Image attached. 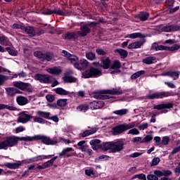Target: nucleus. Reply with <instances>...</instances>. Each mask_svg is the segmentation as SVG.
<instances>
[{"mask_svg": "<svg viewBox=\"0 0 180 180\" xmlns=\"http://www.w3.org/2000/svg\"><path fill=\"white\" fill-rule=\"evenodd\" d=\"M20 141H29V136H9L5 138L4 141H0V150H8L11 147L18 146Z\"/></svg>", "mask_w": 180, "mask_h": 180, "instance_id": "nucleus-1", "label": "nucleus"}, {"mask_svg": "<svg viewBox=\"0 0 180 180\" xmlns=\"http://www.w3.org/2000/svg\"><path fill=\"white\" fill-rule=\"evenodd\" d=\"M123 94V90L122 89H107V90H101L98 91L95 95V99H101L102 101H105L106 99H110V98H113L109 95H122Z\"/></svg>", "mask_w": 180, "mask_h": 180, "instance_id": "nucleus-2", "label": "nucleus"}, {"mask_svg": "<svg viewBox=\"0 0 180 180\" xmlns=\"http://www.w3.org/2000/svg\"><path fill=\"white\" fill-rule=\"evenodd\" d=\"M39 140H41V143L46 146H56L58 143V140H53L44 135L38 134L34 136H28V141H39Z\"/></svg>", "mask_w": 180, "mask_h": 180, "instance_id": "nucleus-3", "label": "nucleus"}, {"mask_svg": "<svg viewBox=\"0 0 180 180\" xmlns=\"http://www.w3.org/2000/svg\"><path fill=\"white\" fill-rule=\"evenodd\" d=\"M102 76V70L95 68L94 66H90L89 70H85L82 72L83 78H98Z\"/></svg>", "mask_w": 180, "mask_h": 180, "instance_id": "nucleus-4", "label": "nucleus"}, {"mask_svg": "<svg viewBox=\"0 0 180 180\" xmlns=\"http://www.w3.org/2000/svg\"><path fill=\"white\" fill-rule=\"evenodd\" d=\"M168 96H174V92L170 91H158L153 94L146 96L147 99H164V98H168Z\"/></svg>", "mask_w": 180, "mask_h": 180, "instance_id": "nucleus-5", "label": "nucleus"}, {"mask_svg": "<svg viewBox=\"0 0 180 180\" xmlns=\"http://www.w3.org/2000/svg\"><path fill=\"white\" fill-rule=\"evenodd\" d=\"M134 126H136L134 123H131L128 124H120L112 128V134H114V136H117V134H120L123 133V131H126V130L133 129Z\"/></svg>", "mask_w": 180, "mask_h": 180, "instance_id": "nucleus-6", "label": "nucleus"}, {"mask_svg": "<svg viewBox=\"0 0 180 180\" xmlns=\"http://www.w3.org/2000/svg\"><path fill=\"white\" fill-rule=\"evenodd\" d=\"M13 86L20 89V91H26L27 92H33V89L30 86L31 84L30 83H26L22 81H15L13 82Z\"/></svg>", "mask_w": 180, "mask_h": 180, "instance_id": "nucleus-7", "label": "nucleus"}, {"mask_svg": "<svg viewBox=\"0 0 180 180\" xmlns=\"http://www.w3.org/2000/svg\"><path fill=\"white\" fill-rule=\"evenodd\" d=\"M34 79L39 81L41 84H51L53 82V77L46 74L37 73L34 75Z\"/></svg>", "mask_w": 180, "mask_h": 180, "instance_id": "nucleus-8", "label": "nucleus"}, {"mask_svg": "<svg viewBox=\"0 0 180 180\" xmlns=\"http://www.w3.org/2000/svg\"><path fill=\"white\" fill-rule=\"evenodd\" d=\"M172 108H174V103H162L153 106V109L161 110V113H168L167 109H172Z\"/></svg>", "mask_w": 180, "mask_h": 180, "instance_id": "nucleus-9", "label": "nucleus"}, {"mask_svg": "<svg viewBox=\"0 0 180 180\" xmlns=\"http://www.w3.org/2000/svg\"><path fill=\"white\" fill-rule=\"evenodd\" d=\"M62 54L68 60V61H70V64H72V65L75 68V64L78 63L79 58L75 55L71 54L70 52L65 50L62 51Z\"/></svg>", "mask_w": 180, "mask_h": 180, "instance_id": "nucleus-10", "label": "nucleus"}, {"mask_svg": "<svg viewBox=\"0 0 180 180\" xmlns=\"http://www.w3.org/2000/svg\"><path fill=\"white\" fill-rule=\"evenodd\" d=\"M123 148H124V141L122 140L114 141L112 142L111 153H120V151H122Z\"/></svg>", "mask_w": 180, "mask_h": 180, "instance_id": "nucleus-11", "label": "nucleus"}, {"mask_svg": "<svg viewBox=\"0 0 180 180\" xmlns=\"http://www.w3.org/2000/svg\"><path fill=\"white\" fill-rule=\"evenodd\" d=\"M89 64V62H88L86 59H79L77 63L75 64V68H76V70H79V71H84V70H86Z\"/></svg>", "mask_w": 180, "mask_h": 180, "instance_id": "nucleus-12", "label": "nucleus"}, {"mask_svg": "<svg viewBox=\"0 0 180 180\" xmlns=\"http://www.w3.org/2000/svg\"><path fill=\"white\" fill-rule=\"evenodd\" d=\"M20 116L18 117V123H27L30 119H33L32 115L27 114L25 111L20 112Z\"/></svg>", "mask_w": 180, "mask_h": 180, "instance_id": "nucleus-13", "label": "nucleus"}, {"mask_svg": "<svg viewBox=\"0 0 180 180\" xmlns=\"http://www.w3.org/2000/svg\"><path fill=\"white\" fill-rule=\"evenodd\" d=\"M88 129H89L85 130L79 134L80 137H83V138L88 137V136L95 134V133H96V131L99 130V128L97 127H88Z\"/></svg>", "mask_w": 180, "mask_h": 180, "instance_id": "nucleus-14", "label": "nucleus"}, {"mask_svg": "<svg viewBox=\"0 0 180 180\" xmlns=\"http://www.w3.org/2000/svg\"><path fill=\"white\" fill-rule=\"evenodd\" d=\"M54 155H39L30 159L28 162H37V161H43V160H50Z\"/></svg>", "mask_w": 180, "mask_h": 180, "instance_id": "nucleus-15", "label": "nucleus"}, {"mask_svg": "<svg viewBox=\"0 0 180 180\" xmlns=\"http://www.w3.org/2000/svg\"><path fill=\"white\" fill-rule=\"evenodd\" d=\"M23 164L22 161H18L17 162H6L4 163L2 167H6L9 169H19V167Z\"/></svg>", "mask_w": 180, "mask_h": 180, "instance_id": "nucleus-16", "label": "nucleus"}, {"mask_svg": "<svg viewBox=\"0 0 180 180\" xmlns=\"http://www.w3.org/2000/svg\"><path fill=\"white\" fill-rule=\"evenodd\" d=\"M43 13L44 15H53V13H55V15H59L60 16H67V13L61 10H44Z\"/></svg>", "mask_w": 180, "mask_h": 180, "instance_id": "nucleus-17", "label": "nucleus"}, {"mask_svg": "<svg viewBox=\"0 0 180 180\" xmlns=\"http://www.w3.org/2000/svg\"><path fill=\"white\" fill-rule=\"evenodd\" d=\"M72 148L68 147L64 148L60 153H58L59 157H67V158H70V157H74L75 155V153H68L70 151H72Z\"/></svg>", "mask_w": 180, "mask_h": 180, "instance_id": "nucleus-18", "label": "nucleus"}, {"mask_svg": "<svg viewBox=\"0 0 180 180\" xmlns=\"http://www.w3.org/2000/svg\"><path fill=\"white\" fill-rule=\"evenodd\" d=\"M55 92L56 94H57L58 95H60V96H71V95H75V93L72 92H70L64 89H63L62 87H58L56 89H55Z\"/></svg>", "mask_w": 180, "mask_h": 180, "instance_id": "nucleus-19", "label": "nucleus"}, {"mask_svg": "<svg viewBox=\"0 0 180 180\" xmlns=\"http://www.w3.org/2000/svg\"><path fill=\"white\" fill-rule=\"evenodd\" d=\"M91 33V28L88 27L87 25H84L80 27V32H77V34H79L81 37H85V36H88Z\"/></svg>", "mask_w": 180, "mask_h": 180, "instance_id": "nucleus-20", "label": "nucleus"}, {"mask_svg": "<svg viewBox=\"0 0 180 180\" xmlns=\"http://www.w3.org/2000/svg\"><path fill=\"white\" fill-rule=\"evenodd\" d=\"M65 40H77L78 39V32H68L63 35Z\"/></svg>", "mask_w": 180, "mask_h": 180, "instance_id": "nucleus-21", "label": "nucleus"}, {"mask_svg": "<svg viewBox=\"0 0 180 180\" xmlns=\"http://www.w3.org/2000/svg\"><path fill=\"white\" fill-rule=\"evenodd\" d=\"M22 32H25L27 34H29L30 37H34L36 36V28L32 26H24Z\"/></svg>", "mask_w": 180, "mask_h": 180, "instance_id": "nucleus-22", "label": "nucleus"}, {"mask_svg": "<svg viewBox=\"0 0 180 180\" xmlns=\"http://www.w3.org/2000/svg\"><path fill=\"white\" fill-rule=\"evenodd\" d=\"M105 106V102L100 101H93L90 103V108L92 110H95L96 109H101Z\"/></svg>", "mask_w": 180, "mask_h": 180, "instance_id": "nucleus-23", "label": "nucleus"}, {"mask_svg": "<svg viewBox=\"0 0 180 180\" xmlns=\"http://www.w3.org/2000/svg\"><path fill=\"white\" fill-rule=\"evenodd\" d=\"M110 64H112V60H110L109 57H107L105 59L101 60L100 67L103 70H109V68H110Z\"/></svg>", "mask_w": 180, "mask_h": 180, "instance_id": "nucleus-24", "label": "nucleus"}, {"mask_svg": "<svg viewBox=\"0 0 180 180\" xmlns=\"http://www.w3.org/2000/svg\"><path fill=\"white\" fill-rule=\"evenodd\" d=\"M16 102L20 106H25V105H27V103H29V100H27V97L18 96L16 98Z\"/></svg>", "mask_w": 180, "mask_h": 180, "instance_id": "nucleus-25", "label": "nucleus"}, {"mask_svg": "<svg viewBox=\"0 0 180 180\" xmlns=\"http://www.w3.org/2000/svg\"><path fill=\"white\" fill-rule=\"evenodd\" d=\"M126 37L128 39H137L139 37L140 39H145L146 35L143 34L141 32H134L132 34H127Z\"/></svg>", "mask_w": 180, "mask_h": 180, "instance_id": "nucleus-26", "label": "nucleus"}, {"mask_svg": "<svg viewBox=\"0 0 180 180\" xmlns=\"http://www.w3.org/2000/svg\"><path fill=\"white\" fill-rule=\"evenodd\" d=\"M0 44L2 46H12V42L9 41V38L5 35L0 36Z\"/></svg>", "mask_w": 180, "mask_h": 180, "instance_id": "nucleus-27", "label": "nucleus"}, {"mask_svg": "<svg viewBox=\"0 0 180 180\" xmlns=\"http://www.w3.org/2000/svg\"><path fill=\"white\" fill-rule=\"evenodd\" d=\"M163 32H178L179 30V26L175 25H169L167 27H164L162 28Z\"/></svg>", "mask_w": 180, "mask_h": 180, "instance_id": "nucleus-28", "label": "nucleus"}, {"mask_svg": "<svg viewBox=\"0 0 180 180\" xmlns=\"http://www.w3.org/2000/svg\"><path fill=\"white\" fill-rule=\"evenodd\" d=\"M114 53H118L120 56V58L122 59L127 58V56H129V52L123 49H115Z\"/></svg>", "mask_w": 180, "mask_h": 180, "instance_id": "nucleus-29", "label": "nucleus"}, {"mask_svg": "<svg viewBox=\"0 0 180 180\" xmlns=\"http://www.w3.org/2000/svg\"><path fill=\"white\" fill-rule=\"evenodd\" d=\"M48 72H49V74H52V75H60V74L63 72V70L58 67H53L49 68L48 69Z\"/></svg>", "mask_w": 180, "mask_h": 180, "instance_id": "nucleus-30", "label": "nucleus"}, {"mask_svg": "<svg viewBox=\"0 0 180 180\" xmlns=\"http://www.w3.org/2000/svg\"><path fill=\"white\" fill-rule=\"evenodd\" d=\"M112 142H105L100 145L98 148H101L103 151H108V150H110V151H112Z\"/></svg>", "mask_w": 180, "mask_h": 180, "instance_id": "nucleus-31", "label": "nucleus"}, {"mask_svg": "<svg viewBox=\"0 0 180 180\" xmlns=\"http://www.w3.org/2000/svg\"><path fill=\"white\" fill-rule=\"evenodd\" d=\"M121 68H122V63L119 60H115L112 62V65L110 66V68L111 70H120Z\"/></svg>", "mask_w": 180, "mask_h": 180, "instance_id": "nucleus-32", "label": "nucleus"}, {"mask_svg": "<svg viewBox=\"0 0 180 180\" xmlns=\"http://www.w3.org/2000/svg\"><path fill=\"white\" fill-rule=\"evenodd\" d=\"M155 60V57L149 56L143 58L142 60V63H143V64H146L147 65H150L151 64H154Z\"/></svg>", "mask_w": 180, "mask_h": 180, "instance_id": "nucleus-33", "label": "nucleus"}, {"mask_svg": "<svg viewBox=\"0 0 180 180\" xmlns=\"http://www.w3.org/2000/svg\"><path fill=\"white\" fill-rule=\"evenodd\" d=\"M101 140L99 139H92L90 141V146H93V149L94 150H98V148H98L101 146Z\"/></svg>", "mask_w": 180, "mask_h": 180, "instance_id": "nucleus-34", "label": "nucleus"}, {"mask_svg": "<svg viewBox=\"0 0 180 180\" xmlns=\"http://www.w3.org/2000/svg\"><path fill=\"white\" fill-rule=\"evenodd\" d=\"M150 16V13L144 11H141L139 14V19L141 20V22H146Z\"/></svg>", "mask_w": 180, "mask_h": 180, "instance_id": "nucleus-35", "label": "nucleus"}, {"mask_svg": "<svg viewBox=\"0 0 180 180\" xmlns=\"http://www.w3.org/2000/svg\"><path fill=\"white\" fill-rule=\"evenodd\" d=\"M165 75H167V77H171V78H173V79H178L179 78V74L176 72L174 71H168L165 73Z\"/></svg>", "mask_w": 180, "mask_h": 180, "instance_id": "nucleus-36", "label": "nucleus"}, {"mask_svg": "<svg viewBox=\"0 0 180 180\" xmlns=\"http://www.w3.org/2000/svg\"><path fill=\"white\" fill-rule=\"evenodd\" d=\"M5 51H7V53H8V54L13 57H16V56H18V51H16V49L14 48L6 47Z\"/></svg>", "mask_w": 180, "mask_h": 180, "instance_id": "nucleus-37", "label": "nucleus"}, {"mask_svg": "<svg viewBox=\"0 0 180 180\" xmlns=\"http://www.w3.org/2000/svg\"><path fill=\"white\" fill-rule=\"evenodd\" d=\"M37 115L39 117H44V119H47L48 120L50 119V112L39 110L37 111Z\"/></svg>", "mask_w": 180, "mask_h": 180, "instance_id": "nucleus-38", "label": "nucleus"}, {"mask_svg": "<svg viewBox=\"0 0 180 180\" xmlns=\"http://www.w3.org/2000/svg\"><path fill=\"white\" fill-rule=\"evenodd\" d=\"M67 98H59L57 101V105L58 108H65L67 106Z\"/></svg>", "mask_w": 180, "mask_h": 180, "instance_id": "nucleus-39", "label": "nucleus"}, {"mask_svg": "<svg viewBox=\"0 0 180 180\" xmlns=\"http://www.w3.org/2000/svg\"><path fill=\"white\" fill-rule=\"evenodd\" d=\"M144 74H146L145 70L138 71L134 73L132 75H131V79H137L139 77H141V75H144Z\"/></svg>", "mask_w": 180, "mask_h": 180, "instance_id": "nucleus-40", "label": "nucleus"}, {"mask_svg": "<svg viewBox=\"0 0 180 180\" xmlns=\"http://www.w3.org/2000/svg\"><path fill=\"white\" fill-rule=\"evenodd\" d=\"M127 112H129V110L124 108L113 111L112 113H114V115H117L118 116H123L127 115Z\"/></svg>", "mask_w": 180, "mask_h": 180, "instance_id": "nucleus-41", "label": "nucleus"}, {"mask_svg": "<svg viewBox=\"0 0 180 180\" xmlns=\"http://www.w3.org/2000/svg\"><path fill=\"white\" fill-rule=\"evenodd\" d=\"M6 92L8 96H15V87L6 88Z\"/></svg>", "mask_w": 180, "mask_h": 180, "instance_id": "nucleus-42", "label": "nucleus"}, {"mask_svg": "<svg viewBox=\"0 0 180 180\" xmlns=\"http://www.w3.org/2000/svg\"><path fill=\"white\" fill-rule=\"evenodd\" d=\"M86 58L89 61H94L96 58V55L93 52H87L86 53Z\"/></svg>", "mask_w": 180, "mask_h": 180, "instance_id": "nucleus-43", "label": "nucleus"}, {"mask_svg": "<svg viewBox=\"0 0 180 180\" xmlns=\"http://www.w3.org/2000/svg\"><path fill=\"white\" fill-rule=\"evenodd\" d=\"M9 79V76H6L5 75H0V86H2L6 81Z\"/></svg>", "mask_w": 180, "mask_h": 180, "instance_id": "nucleus-44", "label": "nucleus"}, {"mask_svg": "<svg viewBox=\"0 0 180 180\" xmlns=\"http://www.w3.org/2000/svg\"><path fill=\"white\" fill-rule=\"evenodd\" d=\"M34 57H37V58H39V60H41L43 61L44 58V53L41 51H37L34 53Z\"/></svg>", "mask_w": 180, "mask_h": 180, "instance_id": "nucleus-45", "label": "nucleus"}, {"mask_svg": "<svg viewBox=\"0 0 180 180\" xmlns=\"http://www.w3.org/2000/svg\"><path fill=\"white\" fill-rule=\"evenodd\" d=\"M78 110H80V112H86L89 109V105L86 104H82L81 105H79L77 107Z\"/></svg>", "mask_w": 180, "mask_h": 180, "instance_id": "nucleus-46", "label": "nucleus"}, {"mask_svg": "<svg viewBox=\"0 0 180 180\" xmlns=\"http://www.w3.org/2000/svg\"><path fill=\"white\" fill-rule=\"evenodd\" d=\"M34 122H35L36 123H40L41 124H44L45 123H49V122L46 121V120H44L41 117H34Z\"/></svg>", "mask_w": 180, "mask_h": 180, "instance_id": "nucleus-47", "label": "nucleus"}, {"mask_svg": "<svg viewBox=\"0 0 180 180\" xmlns=\"http://www.w3.org/2000/svg\"><path fill=\"white\" fill-rule=\"evenodd\" d=\"M141 179V180H147V177H146V174H135L133 176L132 179Z\"/></svg>", "mask_w": 180, "mask_h": 180, "instance_id": "nucleus-48", "label": "nucleus"}, {"mask_svg": "<svg viewBox=\"0 0 180 180\" xmlns=\"http://www.w3.org/2000/svg\"><path fill=\"white\" fill-rule=\"evenodd\" d=\"M101 160H105V161H108L110 160V157L106 155H101L98 158H96L95 162H98V161Z\"/></svg>", "mask_w": 180, "mask_h": 180, "instance_id": "nucleus-49", "label": "nucleus"}, {"mask_svg": "<svg viewBox=\"0 0 180 180\" xmlns=\"http://www.w3.org/2000/svg\"><path fill=\"white\" fill-rule=\"evenodd\" d=\"M169 143V136H163L161 141L162 146H168Z\"/></svg>", "mask_w": 180, "mask_h": 180, "instance_id": "nucleus-50", "label": "nucleus"}, {"mask_svg": "<svg viewBox=\"0 0 180 180\" xmlns=\"http://www.w3.org/2000/svg\"><path fill=\"white\" fill-rule=\"evenodd\" d=\"M160 161H161L160 158H154L152 160V162L150 164V167H155V165H158V164H160Z\"/></svg>", "mask_w": 180, "mask_h": 180, "instance_id": "nucleus-51", "label": "nucleus"}, {"mask_svg": "<svg viewBox=\"0 0 180 180\" xmlns=\"http://www.w3.org/2000/svg\"><path fill=\"white\" fill-rule=\"evenodd\" d=\"M64 81L65 82L72 83L75 82V79L72 76H65Z\"/></svg>", "mask_w": 180, "mask_h": 180, "instance_id": "nucleus-52", "label": "nucleus"}, {"mask_svg": "<svg viewBox=\"0 0 180 180\" xmlns=\"http://www.w3.org/2000/svg\"><path fill=\"white\" fill-rule=\"evenodd\" d=\"M53 60V56L50 53H44L43 61H51Z\"/></svg>", "mask_w": 180, "mask_h": 180, "instance_id": "nucleus-53", "label": "nucleus"}, {"mask_svg": "<svg viewBox=\"0 0 180 180\" xmlns=\"http://www.w3.org/2000/svg\"><path fill=\"white\" fill-rule=\"evenodd\" d=\"M152 50H155V51H161V45H158L157 43H153L151 46Z\"/></svg>", "mask_w": 180, "mask_h": 180, "instance_id": "nucleus-54", "label": "nucleus"}, {"mask_svg": "<svg viewBox=\"0 0 180 180\" xmlns=\"http://www.w3.org/2000/svg\"><path fill=\"white\" fill-rule=\"evenodd\" d=\"M153 140V136L146 135V137L141 141V143H148Z\"/></svg>", "mask_w": 180, "mask_h": 180, "instance_id": "nucleus-55", "label": "nucleus"}, {"mask_svg": "<svg viewBox=\"0 0 180 180\" xmlns=\"http://www.w3.org/2000/svg\"><path fill=\"white\" fill-rule=\"evenodd\" d=\"M144 41H145L144 39H143L142 41H138L134 42L135 44V49H140L141 46L144 44Z\"/></svg>", "mask_w": 180, "mask_h": 180, "instance_id": "nucleus-56", "label": "nucleus"}, {"mask_svg": "<svg viewBox=\"0 0 180 180\" xmlns=\"http://www.w3.org/2000/svg\"><path fill=\"white\" fill-rule=\"evenodd\" d=\"M46 99L48 101V102H54V99H56V97L53 94H48L46 96Z\"/></svg>", "mask_w": 180, "mask_h": 180, "instance_id": "nucleus-57", "label": "nucleus"}, {"mask_svg": "<svg viewBox=\"0 0 180 180\" xmlns=\"http://www.w3.org/2000/svg\"><path fill=\"white\" fill-rule=\"evenodd\" d=\"M139 129L140 130H146V129H148V123L143 122V123L141 124L139 127Z\"/></svg>", "mask_w": 180, "mask_h": 180, "instance_id": "nucleus-58", "label": "nucleus"}, {"mask_svg": "<svg viewBox=\"0 0 180 180\" xmlns=\"http://www.w3.org/2000/svg\"><path fill=\"white\" fill-rule=\"evenodd\" d=\"M13 29H20L21 30L23 31V29L25 27V25H22L20 24H18V23H14L13 25Z\"/></svg>", "mask_w": 180, "mask_h": 180, "instance_id": "nucleus-59", "label": "nucleus"}, {"mask_svg": "<svg viewBox=\"0 0 180 180\" xmlns=\"http://www.w3.org/2000/svg\"><path fill=\"white\" fill-rule=\"evenodd\" d=\"M96 53H97L98 56H106V52L102 49H96Z\"/></svg>", "mask_w": 180, "mask_h": 180, "instance_id": "nucleus-60", "label": "nucleus"}, {"mask_svg": "<svg viewBox=\"0 0 180 180\" xmlns=\"http://www.w3.org/2000/svg\"><path fill=\"white\" fill-rule=\"evenodd\" d=\"M153 174L155 176H157V178H161V176H163V173L160 170H155Z\"/></svg>", "mask_w": 180, "mask_h": 180, "instance_id": "nucleus-61", "label": "nucleus"}, {"mask_svg": "<svg viewBox=\"0 0 180 180\" xmlns=\"http://www.w3.org/2000/svg\"><path fill=\"white\" fill-rule=\"evenodd\" d=\"M180 49V45L178 44H174L172 47H170V51H175Z\"/></svg>", "mask_w": 180, "mask_h": 180, "instance_id": "nucleus-62", "label": "nucleus"}, {"mask_svg": "<svg viewBox=\"0 0 180 180\" xmlns=\"http://www.w3.org/2000/svg\"><path fill=\"white\" fill-rule=\"evenodd\" d=\"M129 134L137 135L140 134V131H139L137 129L134 128L129 131Z\"/></svg>", "mask_w": 180, "mask_h": 180, "instance_id": "nucleus-63", "label": "nucleus"}, {"mask_svg": "<svg viewBox=\"0 0 180 180\" xmlns=\"http://www.w3.org/2000/svg\"><path fill=\"white\" fill-rule=\"evenodd\" d=\"M147 179L148 180H158V177L155 176V174H148L147 175Z\"/></svg>", "mask_w": 180, "mask_h": 180, "instance_id": "nucleus-64", "label": "nucleus"}]
</instances>
